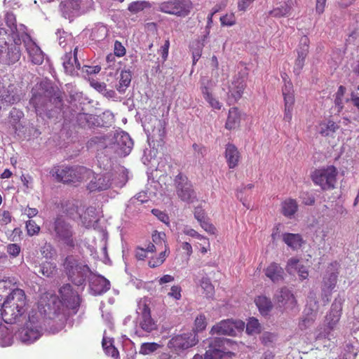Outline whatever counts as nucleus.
Segmentation results:
<instances>
[{
	"label": "nucleus",
	"mask_w": 359,
	"mask_h": 359,
	"mask_svg": "<svg viewBox=\"0 0 359 359\" xmlns=\"http://www.w3.org/2000/svg\"><path fill=\"white\" fill-rule=\"evenodd\" d=\"M27 298L23 290L19 288L12 292L0 306L2 308L1 315L6 323H15L25 312Z\"/></svg>",
	"instance_id": "obj_1"
},
{
	"label": "nucleus",
	"mask_w": 359,
	"mask_h": 359,
	"mask_svg": "<svg viewBox=\"0 0 359 359\" xmlns=\"http://www.w3.org/2000/svg\"><path fill=\"white\" fill-rule=\"evenodd\" d=\"M53 176L57 182L67 184L78 186L90 178L93 170L84 166H66L55 168Z\"/></svg>",
	"instance_id": "obj_2"
},
{
	"label": "nucleus",
	"mask_w": 359,
	"mask_h": 359,
	"mask_svg": "<svg viewBox=\"0 0 359 359\" xmlns=\"http://www.w3.org/2000/svg\"><path fill=\"white\" fill-rule=\"evenodd\" d=\"M62 266L68 279L76 285H82L90 272V268L84 262L72 255L65 257Z\"/></svg>",
	"instance_id": "obj_3"
},
{
	"label": "nucleus",
	"mask_w": 359,
	"mask_h": 359,
	"mask_svg": "<svg viewBox=\"0 0 359 359\" xmlns=\"http://www.w3.org/2000/svg\"><path fill=\"white\" fill-rule=\"evenodd\" d=\"M338 172L334 165L316 169L311 175L313 182L324 190H331L335 188Z\"/></svg>",
	"instance_id": "obj_4"
},
{
	"label": "nucleus",
	"mask_w": 359,
	"mask_h": 359,
	"mask_svg": "<svg viewBox=\"0 0 359 359\" xmlns=\"http://www.w3.org/2000/svg\"><path fill=\"white\" fill-rule=\"evenodd\" d=\"M232 344L230 339L215 338L209 343V348L206 351L204 358L196 354L193 359H231L234 355L233 352L226 351L225 346Z\"/></svg>",
	"instance_id": "obj_5"
},
{
	"label": "nucleus",
	"mask_w": 359,
	"mask_h": 359,
	"mask_svg": "<svg viewBox=\"0 0 359 359\" xmlns=\"http://www.w3.org/2000/svg\"><path fill=\"white\" fill-rule=\"evenodd\" d=\"M57 238L70 248H74L76 240L74 238L72 226L62 217H57L53 224Z\"/></svg>",
	"instance_id": "obj_6"
},
{
	"label": "nucleus",
	"mask_w": 359,
	"mask_h": 359,
	"mask_svg": "<svg viewBox=\"0 0 359 359\" xmlns=\"http://www.w3.org/2000/svg\"><path fill=\"white\" fill-rule=\"evenodd\" d=\"M245 323L241 320L226 319L216 323L210 330L212 334L236 336L243 331Z\"/></svg>",
	"instance_id": "obj_7"
},
{
	"label": "nucleus",
	"mask_w": 359,
	"mask_h": 359,
	"mask_svg": "<svg viewBox=\"0 0 359 359\" xmlns=\"http://www.w3.org/2000/svg\"><path fill=\"white\" fill-rule=\"evenodd\" d=\"M21 39H15L16 44H21L22 41L28 57L31 62L34 65H40L44 60V55L40 47L33 41L28 33L22 32Z\"/></svg>",
	"instance_id": "obj_8"
},
{
	"label": "nucleus",
	"mask_w": 359,
	"mask_h": 359,
	"mask_svg": "<svg viewBox=\"0 0 359 359\" xmlns=\"http://www.w3.org/2000/svg\"><path fill=\"white\" fill-rule=\"evenodd\" d=\"M190 8V4L186 0H170L158 4V11L181 17L187 15Z\"/></svg>",
	"instance_id": "obj_9"
},
{
	"label": "nucleus",
	"mask_w": 359,
	"mask_h": 359,
	"mask_svg": "<svg viewBox=\"0 0 359 359\" xmlns=\"http://www.w3.org/2000/svg\"><path fill=\"white\" fill-rule=\"evenodd\" d=\"M176 191L182 201L191 202L195 198V193L191 182L182 173H179L175 179Z\"/></svg>",
	"instance_id": "obj_10"
},
{
	"label": "nucleus",
	"mask_w": 359,
	"mask_h": 359,
	"mask_svg": "<svg viewBox=\"0 0 359 359\" xmlns=\"http://www.w3.org/2000/svg\"><path fill=\"white\" fill-rule=\"evenodd\" d=\"M137 322L141 329L146 332H151L157 329L156 321L152 318L151 309L146 302L139 305Z\"/></svg>",
	"instance_id": "obj_11"
},
{
	"label": "nucleus",
	"mask_w": 359,
	"mask_h": 359,
	"mask_svg": "<svg viewBox=\"0 0 359 359\" xmlns=\"http://www.w3.org/2000/svg\"><path fill=\"white\" fill-rule=\"evenodd\" d=\"M247 84L245 79L240 74L234 76L228 86V100L229 102H238L243 96Z\"/></svg>",
	"instance_id": "obj_12"
},
{
	"label": "nucleus",
	"mask_w": 359,
	"mask_h": 359,
	"mask_svg": "<svg viewBox=\"0 0 359 359\" xmlns=\"http://www.w3.org/2000/svg\"><path fill=\"white\" fill-rule=\"evenodd\" d=\"M63 211L69 217L74 218L78 216L86 226H90L93 220L91 219H87L86 216H83L81 212L83 208L82 201L78 200H69L62 203Z\"/></svg>",
	"instance_id": "obj_13"
},
{
	"label": "nucleus",
	"mask_w": 359,
	"mask_h": 359,
	"mask_svg": "<svg viewBox=\"0 0 359 359\" xmlns=\"http://www.w3.org/2000/svg\"><path fill=\"white\" fill-rule=\"evenodd\" d=\"M197 343L195 335L187 333L173 337L168 342V347L175 351L185 350L194 346Z\"/></svg>",
	"instance_id": "obj_14"
},
{
	"label": "nucleus",
	"mask_w": 359,
	"mask_h": 359,
	"mask_svg": "<svg viewBox=\"0 0 359 359\" xmlns=\"http://www.w3.org/2000/svg\"><path fill=\"white\" fill-rule=\"evenodd\" d=\"M62 303L68 308L76 310L80 306V297L70 284H65L59 290Z\"/></svg>",
	"instance_id": "obj_15"
},
{
	"label": "nucleus",
	"mask_w": 359,
	"mask_h": 359,
	"mask_svg": "<svg viewBox=\"0 0 359 359\" xmlns=\"http://www.w3.org/2000/svg\"><path fill=\"white\" fill-rule=\"evenodd\" d=\"M87 184V189L90 192L101 191L108 189L111 185V177L109 174H95Z\"/></svg>",
	"instance_id": "obj_16"
},
{
	"label": "nucleus",
	"mask_w": 359,
	"mask_h": 359,
	"mask_svg": "<svg viewBox=\"0 0 359 359\" xmlns=\"http://www.w3.org/2000/svg\"><path fill=\"white\" fill-rule=\"evenodd\" d=\"M78 47L76 46L73 49L69 48V51L67 52L62 57V65L66 73L74 75L75 70H79L81 68V64L77 58Z\"/></svg>",
	"instance_id": "obj_17"
},
{
	"label": "nucleus",
	"mask_w": 359,
	"mask_h": 359,
	"mask_svg": "<svg viewBox=\"0 0 359 359\" xmlns=\"http://www.w3.org/2000/svg\"><path fill=\"white\" fill-rule=\"evenodd\" d=\"M20 44L11 45L2 48V52H0V60L8 65H13L20 60L21 57Z\"/></svg>",
	"instance_id": "obj_18"
},
{
	"label": "nucleus",
	"mask_w": 359,
	"mask_h": 359,
	"mask_svg": "<svg viewBox=\"0 0 359 359\" xmlns=\"http://www.w3.org/2000/svg\"><path fill=\"white\" fill-rule=\"evenodd\" d=\"M81 0H64L59 5L62 15L71 20L80 13Z\"/></svg>",
	"instance_id": "obj_19"
},
{
	"label": "nucleus",
	"mask_w": 359,
	"mask_h": 359,
	"mask_svg": "<svg viewBox=\"0 0 359 359\" xmlns=\"http://www.w3.org/2000/svg\"><path fill=\"white\" fill-rule=\"evenodd\" d=\"M5 22L6 25L9 27L12 38L15 42L17 38L21 39L22 32L27 33V28L22 24L17 25L15 15L11 12H7L5 15Z\"/></svg>",
	"instance_id": "obj_20"
},
{
	"label": "nucleus",
	"mask_w": 359,
	"mask_h": 359,
	"mask_svg": "<svg viewBox=\"0 0 359 359\" xmlns=\"http://www.w3.org/2000/svg\"><path fill=\"white\" fill-rule=\"evenodd\" d=\"M165 250L166 251H170V248L166 242L165 233L155 231L152 233V242L147 245V250L153 253L156 251Z\"/></svg>",
	"instance_id": "obj_21"
},
{
	"label": "nucleus",
	"mask_w": 359,
	"mask_h": 359,
	"mask_svg": "<svg viewBox=\"0 0 359 359\" xmlns=\"http://www.w3.org/2000/svg\"><path fill=\"white\" fill-rule=\"evenodd\" d=\"M18 282L13 277L0 280V304L13 292L18 290Z\"/></svg>",
	"instance_id": "obj_22"
},
{
	"label": "nucleus",
	"mask_w": 359,
	"mask_h": 359,
	"mask_svg": "<svg viewBox=\"0 0 359 359\" xmlns=\"http://www.w3.org/2000/svg\"><path fill=\"white\" fill-rule=\"evenodd\" d=\"M224 156L228 167L234 169L238 165L241 155L238 148L233 144L229 143L226 145Z\"/></svg>",
	"instance_id": "obj_23"
},
{
	"label": "nucleus",
	"mask_w": 359,
	"mask_h": 359,
	"mask_svg": "<svg viewBox=\"0 0 359 359\" xmlns=\"http://www.w3.org/2000/svg\"><path fill=\"white\" fill-rule=\"evenodd\" d=\"M116 142L119 149L118 153L122 156L128 155L133 147V142L127 133L121 132L116 137Z\"/></svg>",
	"instance_id": "obj_24"
},
{
	"label": "nucleus",
	"mask_w": 359,
	"mask_h": 359,
	"mask_svg": "<svg viewBox=\"0 0 359 359\" xmlns=\"http://www.w3.org/2000/svg\"><path fill=\"white\" fill-rule=\"evenodd\" d=\"M286 270L290 274L297 273L301 280L306 279L309 276L307 268L297 258L292 257L288 260Z\"/></svg>",
	"instance_id": "obj_25"
},
{
	"label": "nucleus",
	"mask_w": 359,
	"mask_h": 359,
	"mask_svg": "<svg viewBox=\"0 0 359 359\" xmlns=\"http://www.w3.org/2000/svg\"><path fill=\"white\" fill-rule=\"evenodd\" d=\"M276 300L286 309H294L297 304L294 294L286 287L280 289L279 294L276 296Z\"/></svg>",
	"instance_id": "obj_26"
},
{
	"label": "nucleus",
	"mask_w": 359,
	"mask_h": 359,
	"mask_svg": "<svg viewBox=\"0 0 359 359\" xmlns=\"http://www.w3.org/2000/svg\"><path fill=\"white\" fill-rule=\"evenodd\" d=\"M265 276L273 283L281 281L284 278V270L276 262H271L264 269Z\"/></svg>",
	"instance_id": "obj_27"
},
{
	"label": "nucleus",
	"mask_w": 359,
	"mask_h": 359,
	"mask_svg": "<svg viewBox=\"0 0 359 359\" xmlns=\"http://www.w3.org/2000/svg\"><path fill=\"white\" fill-rule=\"evenodd\" d=\"M341 316V309L337 306L332 304L330 311L325 317V323L327 328L330 330H334L337 327Z\"/></svg>",
	"instance_id": "obj_28"
},
{
	"label": "nucleus",
	"mask_w": 359,
	"mask_h": 359,
	"mask_svg": "<svg viewBox=\"0 0 359 359\" xmlns=\"http://www.w3.org/2000/svg\"><path fill=\"white\" fill-rule=\"evenodd\" d=\"M292 5V1L289 0L276 7H274L271 11H269V14L271 17L276 18L287 17L291 13Z\"/></svg>",
	"instance_id": "obj_29"
},
{
	"label": "nucleus",
	"mask_w": 359,
	"mask_h": 359,
	"mask_svg": "<svg viewBox=\"0 0 359 359\" xmlns=\"http://www.w3.org/2000/svg\"><path fill=\"white\" fill-rule=\"evenodd\" d=\"M283 241L292 250L300 248L304 240L299 233H285L282 235Z\"/></svg>",
	"instance_id": "obj_30"
},
{
	"label": "nucleus",
	"mask_w": 359,
	"mask_h": 359,
	"mask_svg": "<svg viewBox=\"0 0 359 359\" xmlns=\"http://www.w3.org/2000/svg\"><path fill=\"white\" fill-rule=\"evenodd\" d=\"M241 123V114L238 107H231L229 110L225 123V128L231 130L238 128Z\"/></svg>",
	"instance_id": "obj_31"
},
{
	"label": "nucleus",
	"mask_w": 359,
	"mask_h": 359,
	"mask_svg": "<svg viewBox=\"0 0 359 359\" xmlns=\"http://www.w3.org/2000/svg\"><path fill=\"white\" fill-rule=\"evenodd\" d=\"M298 207L295 199L286 198L281 203V213L287 218H292L297 212Z\"/></svg>",
	"instance_id": "obj_32"
},
{
	"label": "nucleus",
	"mask_w": 359,
	"mask_h": 359,
	"mask_svg": "<svg viewBox=\"0 0 359 359\" xmlns=\"http://www.w3.org/2000/svg\"><path fill=\"white\" fill-rule=\"evenodd\" d=\"M201 91L205 101L212 109H221L222 104L214 96L212 90L209 87L201 85Z\"/></svg>",
	"instance_id": "obj_33"
},
{
	"label": "nucleus",
	"mask_w": 359,
	"mask_h": 359,
	"mask_svg": "<svg viewBox=\"0 0 359 359\" xmlns=\"http://www.w3.org/2000/svg\"><path fill=\"white\" fill-rule=\"evenodd\" d=\"M255 303L262 315H268L273 308L271 299L266 296L260 295L255 298Z\"/></svg>",
	"instance_id": "obj_34"
},
{
	"label": "nucleus",
	"mask_w": 359,
	"mask_h": 359,
	"mask_svg": "<svg viewBox=\"0 0 359 359\" xmlns=\"http://www.w3.org/2000/svg\"><path fill=\"white\" fill-rule=\"evenodd\" d=\"M131 79L132 75L130 71H121L118 84L116 86V90L119 93H124L126 89L129 86L131 82Z\"/></svg>",
	"instance_id": "obj_35"
},
{
	"label": "nucleus",
	"mask_w": 359,
	"mask_h": 359,
	"mask_svg": "<svg viewBox=\"0 0 359 359\" xmlns=\"http://www.w3.org/2000/svg\"><path fill=\"white\" fill-rule=\"evenodd\" d=\"M320 127V133L324 137L333 135L339 128L338 124L331 120L327 122L321 123Z\"/></svg>",
	"instance_id": "obj_36"
},
{
	"label": "nucleus",
	"mask_w": 359,
	"mask_h": 359,
	"mask_svg": "<svg viewBox=\"0 0 359 359\" xmlns=\"http://www.w3.org/2000/svg\"><path fill=\"white\" fill-rule=\"evenodd\" d=\"M102 345L105 353L107 355L117 358L119 355L118 349L113 344V339L104 337L102 339Z\"/></svg>",
	"instance_id": "obj_37"
},
{
	"label": "nucleus",
	"mask_w": 359,
	"mask_h": 359,
	"mask_svg": "<svg viewBox=\"0 0 359 359\" xmlns=\"http://www.w3.org/2000/svg\"><path fill=\"white\" fill-rule=\"evenodd\" d=\"M282 93L284 99V102H294V91L293 88V84L291 81H287L284 83L282 88Z\"/></svg>",
	"instance_id": "obj_38"
},
{
	"label": "nucleus",
	"mask_w": 359,
	"mask_h": 359,
	"mask_svg": "<svg viewBox=\"0 0 359 359\" xmlns=\"http://www.w3.org/2000/svg\"><path fill=\"white\" fill-rule=\"evenodd\" d=\"M39 272L46 277H52L57 272L56 264L50 262H44L40 266Z\"/></svg>",
	"instance_id": "obj_39"
},
{
	"label": "nucleus",
	"mask_w": 359,
	"mask_h": 359,
	"mask_svg": "<svg viewBox=\"0 0 359 359\" xmlns=\"http://www.w3.org/2000/svg\"><path fill=\"white\" fill-rule=\"evenodd\" d=\"M170 251L162 250L156 257H152L148 262L150 268H156L160 266L165 261L166 257L169 255Z\"/></svg>",
	"instance_id": "obj_40"
},
{
	"label": "nucleus",
	"mask_w": 359,
	"mask_h": 359,
	"mask_svg": "<svg viewBox=\"0 0 359 359\" xmlns=\"http://www.w3.org/2000/svg\"><path fill=\"white\" fill-rule=\"evenodd\" d=\"M308 54H306V51H297V57L295 60L294 65V72L297 75H299L304 68L305 60Z\"/></svg>",
	"instance_id": "obj_41"
},
{
	"label": "nucleus",
	"mask_w": 359,
	"mask_h": 359,
	"mask_svg": "<svg viewBox=\"0 0 359 359\" xmlns=\"http://www.w3.org/2000/svg\"><path fill=\"white\" fill-rule=\"evenodd\" d=\"M156 126L152 130L153 135L156 136L160 140H163L165 136V123L160 119H156Z\"/></svg>",
	"instance_id": "obj_42"
},
{
	"label": "nucleus",
	"mask_w": 359,
	"mask_h": 359,
	"mask_svg": "<svg viewBox=\"0 0 359 359\" xmlns=\"http://www.w3.org/2000/svg\"><path fill=\"white\" fill-rule=\"evenodd\" d=\"M246 332L249 334H258L261 332V326L257 319L251 318L248 320Z\"/></svg>",
	"instance_id": "obj_43"
},
{
	"label": "nucleus",
	"mask_w": 359,
	"mask_h": 359,
	"mask_svg": "<svg viewBox=\"0 0 359 359\" xmlns=\"http://www.w3.org/2000/svg\"><path fill=\"white\" fill-rule=\"evenodd\" d=\"M346 89L344 86H340L337 93H335L334 104L338 107V111H340L344 108V96L346 93Z\"/></svg>",
	"instance_id": "obj_44"
},
{
	"label": "nucleus",
	"mask_w": 359,
	"mask_h": 359,
	"mask_svg": "<svg viewBox=\"0 0 359 359\" xmlns=\"http://www.w3.org/2000/svg\"><path fill=\"white\" fill-rule=\"evenodd\" d=\"M150 4L149 2L145 1H137L130 3L128 6V10L132 13H138L145 8L149 7Z\"/></svg>",
	"instance_id": "obj_45"
},
{
	"label": "nucleus",
	"mask_w": 359,
	"mask_h": 359,
	"mask_svg": "<svg viewBox=\"0 0 359 359\" xmlns=\"http://www.w3.org/2000/svg\"><path fill=\"white\" fill-rule=\"evenodd\" d=\"M201 286L204 290L207 297H211L215 292V287L208 278H203L201 282Z\"/></svg>",
	"instance_id": "obj_46"
},
{
	"label": "nucleus",
	"mask_w": 359,
	"mask_h": 359,
	"mask_svg": "<svg viewBox=\"0 0 359 359\" xmlns=\"http://www.w3.org/2000/svg\"><path fill=\"white\" fill-rule=\"evenodd\" d=\"M207 326V320L204 314L198 315L194 322V330L201 332L205 329Z\"/></svg>",
	"instance_id": "obj_47"
},
{
	"label": "nucleus",
	"mask_w": 359,
	"mask_h": 359,
	"mask_svg": "<svg viewBox=\"0 0 359 359\" xmlns=\"http://www.w3.org/2000/svg\"><path fill=\"white\" fill-rule=\"evenodd\" d=\"M294 102H284V116L283 120L286 122L290 123L292 118V110Z\"/></svg>",
	"instance_id": "obj_48"
},
{
	"label": "nucleus",
	"mask_w": 359,
	"mask_h": 359,
	"mask_svg": "<svg viewBox=\"0 0 359 359\" xmlns=\"http://www.w3.org/2000/svg\"><path fill=\"white\" fill-rule=\"evenodd\" d=\"M220 22L222 26L231 27L236 24V18L233 13H227L220 18Z\"/></svg>",
	"instance_id": "obj_49"
},
{
	"label": "nucleus",
	"mask_w": 359,
	"mask_h": 359,
	"mask_svg": "<svg viewBox=\"0 0 359 359\" xmlns=\"http://www.w3.org/2000/svg\"><path fill=\"white\" fill-rule=\"evenodd\" d=\"M26 229L27 234L32 236L39 233L40 226L34 220L29 219L26 222Z\"/></svg>",
	"instance_id": "obj_50"
},
{
	"label": "nucleus",
	"mask_w": 359,
	"mask_h": 359,
	"mask_svg": "<svg viewBox=\"0 0 359 359\" xmlns=\"http://www.w3.org/2000/svg\"><path fill=\"white\" fill-rule=\"evenodd\" d=\"M158 348L156 343H144L140 346V353L143 355H148L154 352Z\"/></svg>",
	"instance_id": "obj_51"
},
{
	"label": "nucleus",
	"mask_w": 359,
	"mask_h": 359,
	"mask_svg": "<svg viewBox=\"0 0 359 359\" xmlns=\"http://www.w3.org/2000/svg\"><path fill=\"white\" fill-rule=\"evenodd\" d=\"M183 233L185 234V235H187V236H189L191 237H194V238H196L199 240H203L204 241V243H207L208 245H210V243H209V240L208 238H207L206 237L201 235L200 233H198L196 230H194V229H191V228H184V229L183 230Z\"/></svg>",
	"instance_id": "obj_52"
},
{
	"label": "nucleus",
	"mask_w": 359,
	"mask_h": 359,
	"mask_svg": "<svg viewBox=\"0 0 359 359\" xmlns=\"http://www.w3.org/2000/svg\"><path fill=\"white\" fill-rule=\"evenodd\" d=\"M6 251L10 256L16 257L19 255L21 248L17 243H11L6 246Z\"/></svg>",
	"instance_id": "obj_53"
},
{
	"label": "nucleus",
	"mask_w": 359,
	"mask_h": 359,
	"mask_svg": "<svg viewBox=\"0 0 359 359\" xmlns=\"http://www.w3.org/2000/svg\"><path fill=\"white\" fill-rule=\"evenodd\" d=\"M41 253L46 259H52L55 255V250L50 245H44L41 250Z\"/></svg>",
	"instance_id": "obj_54"
},
{
	"label": "nucleus",
	"mask_w": 359,
	"mask_h": 359,
	"mask_svg": "<svg viewBox=\"0 0 359 359\" xmlns=\"http://www.w3.org/2000/svg\"><path fill=\"white\" fill-rule=\"evenodd\" d=\"M337 280V274L336 273H332L327 278H324V283L328 289H332L334 287Z\"/></svg>",
	"instance_id": "obj_55"
},
{
	"label": "nucleus",
	"mask_w": 359,
	"mask_h": 359,
	"mask_svg": "<svg viewBox=\"0 0 359 359\" xmlns=\"http://www.w3.org/2000/svg\"><path fill=\"white\" fill-rule=\"evenodd\" d=\"M200 225L206 232L210 234H215L216 232V228L208 221V219L203 220L200 222Z\"/></svg>",
	"instance_id": "obj_56"
},
{
	"label": "nucleus",
	"mask_w": 359,
	"mask_h": 359,
	"mask_svg": "<svg viewBox=\"0 0 359 359\" xmlns=\"http://www.w3.org/2000/svg\"><path fill=\"white\" fill-rule=\"evenodd\" d=\"M182 288L179 285H173L171 287L170 292H168V296L179 300L182 297L181 294Z\"/></svg>",
	"instance_id": "obj_57"
},
{
	"label": "nucleus",
	"mask_w": 359,
	"mask_h": 359,
	"mask_svg": "<svg viewBox=\"0 0 359 359\" xmlns=\"http://www.w3.org/2000/svg\"><path fill=\"white\" fill-rule=\"evenodd\" d=\"M147 252H150L147 250V245L145 248L141 247H137L135 249V257L138 260H144L147 256Z\"/></svg>",
	"instance_id": "obj_58"
},
{
	"label": "nucleus",
	"mask_w": 359,
	"mask_h": 359,
	"mask_svg": "<svg viewBox=\"0 0 359 359\" xmlns=\"http://www.w3.org/2000/svg\"><path fill=\"white\" fill-rule=\"evenodd\" d=\"M7 32L4 28H0V52H2V48L7 46Z\"/></svg>",
	"instance_id": "obj_59"
},
{
	"label": "nucleus",
	"mask_w": 359,
	"mask_h": 359,
	"mask_svg": "<svg viewBox=\"0 0 359 359\" xmlns=\"http://www.w3.org/2000/svg\"><path fill=\"white\" fill-rule=\"evenodd\" d=\"M309 43H310V41H309V39L308 38V36H303L300 39L299 50H298L297 51H304L305 50L306 54H308L309 48Z\"/></svg>",
	"instance_id": "obj_60"
},
{
	"label": "nucleus",
	"mask_w": 359,
	"mask_h": 359,
	"mask_svg": "<svg viewBox=\"0 0 359 359\" xmlns=\"http://www.w3.org/2000/svg\"><path fill=\"white\" fill-rule=\"evenodd\" d=\"M125 54V47L122 45V43L120 41H116L114 43V55H116L118 57H122Z\"/></svg>",
	"instance_id": "obj_61"
},
{
	"label": "nucleus",
	"mask_w": 359,
	"mask_h": 359,
	"mask_svg": "<svg viewBox=\"0 0 359 359\" xmlns=\"http://www.w3.org/2000/svg\"><path fill=\"white\" fill-rule=\"evenodd\" d=\"M194 217L199 223L208 219L204 210L200 207H197L194 209Z\"/></svg>",
	"instance_id": "obj_62"
},
{
	"label": "nucleus",
	"mask_w": 359,
	"mask_h": 359,
	"mask_svg": "<svg viewBox=\"0 0 359 359\" xmlns=\"http://www.w3.org/2000/svg\"><path fill=\"white\" fill-rule=\"evenodd\" d=\"M152 213L156 216L161 222L165 224H168L169 222V217L166 213L162 212L158 209H153Z\"/></svg>",
	"instance_id": "obj_63"
},
{
	"label": "nucleus",
	"mask_w": 359,
	"mask_h": 359,
	"mask_svg": "<svg viewBox=\"0 0 359 359\" xmlns=\"http://www.w3.org/2000/svg\"><path fill=\"white\" fill-rule=\"evenodd\" d=\"M302 199V203L306 205H313L315 203L314 196L309 192L304 193Z\"/></svg>",
	"instance_id": "obj_64"
}]
</instances>
